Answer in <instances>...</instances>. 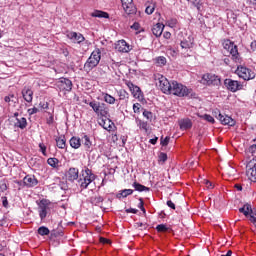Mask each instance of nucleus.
<instances>
[{
	"label": "nucleus",
	"mask_w": 256,
	"mask_h": 256,
	"mask_svg": "<svg viewBox=\"0 0 256 256\" xmlns=\"http://www.w3.org/2000/svg\"><path fill=\"white\" fill-rule=\"evenodd\" d=\"M95 179H97V176L93 174V170L89 169L88 167H85V169L81 171V175L78 180L80 189L82 191L83 189H87V187H89V185H91V183H93Z\"/></svg>",
	"instance_id": "obj_1"
},
{
	"label": "nucleus",
	"mask_w": 256,
	"mask_h": 256,
	"mask_svg": "<svg viewBox=\"0 0 256 256\" xmlns=\"http://www.w3.org/2000/svg\"><path fill=\"white\" fill-rule=\"evenodd\" d=\"M156 85L159 86L160 91L165 95H171V89L173 87V81H169L165 76L161 74H156L154 76Z\"/></svg>",
	"instance_id": "obj_2"
},
{
	"label": "nucleus",
	"mask_w": 256,
	"mask_h": 256,
	"mask_svg": "<svg viewBox=\"0 0 256 256\" xmlns=\"http://www.w3.org/2000/svg\"><path fill=\"white\" fill-rule=\"evenodd\" d=\"M85 103L93 109L96 115L100 117H107V115H109V109L107 108L106 103L99 102L97 100H92L91 102H87V100H85Z\"/></svg>",
	"instance_id": "obj_3"
},
{
	"label": "nucleus",
	"mask_w": 256,
	"mask_h": 256,
	"mask_svg": "<svg viewBox=\"0 0 256 256\" xmlns=\"http://www.w3.org/2000/svg\"><path fill=\"white\" fill-rule=\"evenodd\" d=\"M101 61V49L96 48L87 59L86 63L84 64V69L86 71H91L95 69L99 65Z\"/></svg>",
	"instance_id": "obj_4"
},
{
	"label": "nucleus",
	"mask_w": 256,
	"mask_h": 256,
	"mask_svg": "<svg viewBox=\"0 0 256 256\" xmlns=\"http://www.w3.org/2000/svg\"><path fill=\"white\" fill-rule=\"evenodd\" d=\"M191 93V89L187 86L177 82L172 81V89L170 90V95H175L176 97H187Z\"/></svg>",
	"instance_id": "obj_5"
},
{
	"label": "nucleus",
	"mask_w": 256,
	"mask_h": 256,
	"mask_svg": "<svg viewBox=\"0 0 256 256\" xmlns=\"http://www.w3.org/2000/svg\"><path fill=\"white\" fill-rule=\"evenodd\" d=\"M38 205V213L41 221H45L47 219V214L51 211V201L47 199H42L37 202Z\"/></svg>",
	"instance_id": "obj_6"
},
{
	"label": "nucleus",
	"mask_w": 256,
	"mask_h": 256,
	"mask_svg": "<svg viewBox=\"0 0 256 256\" xmlns=\"http://www.w3.org/2000/svg\"><path fill=\"white\" fill-rule=\"evenodd\" d=\"M236 74L241 79H244V81H251V79H255V72L245 66H238Z\"/></svg>",
	"instance_id": "obj_7"
},
{
	"label": "nucleus",
	"mask_w": 256,
	"mask_h": 256,
	"mask_svg": "<svg viewBox=\"0 0 256 256\" xmlns=\"http://www.w3.org/2000/svg\"><path fill=\"white\" fill-rule=\"evenodd\" d=\"M202 81L204 85H212L213 87H219L221 85V77L215 74H204Z\"/></svg>",
	"instance_id": "obj_8"
},
{
	"label": "nucleus",
	"mask_w": 256,
	"mask_h": 256,
	"mask_svg": "<svg viewBox=\"0 0 256 256\" xmlns=\"http://www.w3.org/2000/svg\"><path fill=\"white\" fill-rule=\"evenodd\" d=\"M246 175L250 181L256 183V157L246 165Z\"/></svg>",
	"instance_id": "obj_9"
},
{
	"label": "nucleus",
	"mask_w": 256,
	"mask_h": 256,
	"mask_svg": "<svg viewBox=\"0 0 256 256\" xmlns=\"http://www.w3.org/2000/svg\"><path fill=\"white\" fill-rule=\"evenodd\" d=\"M224 49H227L229 51L235 63H241V58L239 57V50L237 49V45L229 42V44H225Z\"/></svg>",
	"instance_id": "obj_10"
},
{
	"label": "nucleus",
	"mask_w": 256,
	"mask_h": 256,
	"mask_svg": "<svg viewBox=\"0 0 256 256\" xmlns=\"http://www.w3.org/2000/svg\"><path fill=\"white\" fill-rule=\"evenodd\" d=\"M121 3L126 15H135L137 13V7H135L133 0H121Z\"/></svg>",
	"instance_id": "obj_11"
},
{
	"label": "nucleus",
	"mask_w": 256,
	"mask_h": 256,
	"mask_svg": "<svg viewBox=\"0 0 256 256\" xmlns=\"http://www.w3.org/2000/svg\"><path fill=\"white\" fill-rule=\"evenodd\" d=\"M224 85L228 89V91H231L232 93H237V91H239L242 88L241 83H239V81L229 78L224 80Z\"/></svg>",
	"instance_id": "obj_12"
},
{
	"label": "nucleus",
	"mask_w": 256,
	"mask_h": 256,
	"mask_svg": "<svg viewBox=\"0 0 256 256\" xmlns=\"http://www.w3.org/2000/svg\"><path fill=\"white\" fill-rule=\"evenodd\" d=\"M58 87L60 91H67L68 93H71L73 90V82L68 78H60L58 81Z\"/></svg>",
	"instance_id": "obj_13"
},
{
	"label": "nucleus",
	"mask_w": 256,
	"mask_h": 256,
	"mask_svg": "<svg viewBox=\"0 0 256 256\" xmlns=\"http://www.w3.org/2000/svg\"><path fill=\"white\" fill-rule=\"evenodd\" d=\"M39 185V180L35 177V175L28 174L23 178V186L31 189L33 187H37Z\"/></svg>",
	"instance_id": "obj_14"
},
{
	"label": "nucleus",
	"mask_w": 256,
	"mask_h": 256,
	"mask_svg": "<svg viewBox=\"0 0 256 256\" xmlns=\"http://www.w3.org/2000/svg\"><path fill=\"white\" fill-rule=\"evenodd\" d=\"M217 119L222 123V125H228L229 127H235V120L231 116L218 114Z\"/></svg>",
	"instance_id": "obj_15"
},
{
	"label": "nucleus",
	"mask_w": 256,
	"mask_h": 256,
	"mask_svg": "<svg viewBox=\"0 0 256 256\" xmlns=\"http://www.w3.org/2000/svg\"><path fill=\"white\" fill-rule=\"evenodd\" d=\"M67 38L70 39V41H72L73 43H78V44L83 43V41H85V36L77 32H69L67 34Z\"/></svg>",
	"instance_id": "obj_16"
},
{
	"label": "nucleus",
	"mask_w": 256,
	"mask_h": 256,
	"mask_svg": "<svg viewBox=\"0 0 256 256\" xmlns=\"http://www.w3.org/2000/svg\"><path fill=\"white\" fill-rule=\"evenodd\" d=\"M21 94L26 103H33V90L30 87L25 86Z\"/></svg>",
	"instance_id": "obj_17"
},
{
	"label": "nucleus",
	"mask_w": 256,
	"mask_h": 256,
	"mask_svg": "<svg viewBox=\"0 0 256 256\" xmlns=\"http://www.w3.org/2000/svg\"><path fill=\"white\" fill-rule=\"evenodd\" d=\"M116 49L120 53H129L131 50V45H129L125 40H119L116 44Z\"/></svg>",
	"instance_id": "obj_18"
},
{
	"label": "nucleus",
	"mask_w": 256,
	"mask_h": 256,
	"mask_svg": "<svg viewBox=\"0 0 256 256\" xmlns=\"http://www.w3.org/2000/svg\"><path fill=\"white\" fill-rule=\"evenodd\" d=\"M126 85L130 89L133 97H136V98L141 97V88H139V86H135V84H133V82L131 81H128Z\"/></svg>",
	"instance_id": "obj_19"
},
{
	"label": "nucleus",
	"mask_w": 256,
	"mask_h": 256,
	"mask_svg": "<svg viewBox=\"0 0 256 256\" xmlns=\"http://www.w3.org/2000/svg\"><path fill=\"white\" fill-rule=\"evenodd\" d=\"M66 177L68 181H77V179H79V169L70 168L66 173Z\"/></svg>",
	"instance_id": "obj_20"
},
{
	"label": "nucleus",
	"mask_w": 256,
	"mask_h": 256,
	"mask_svg": "<svg viewBox=\"0 0 256 256\" xmlns=\"http://www.w3.org/2000/svg\"><path fill=\"white\" fill-rule=\"evenodd\" d=\"M180 129L182 131H187L193 127V122L189 118H185L179 121Z\"/></svg>",
	"instance_id": "obj_21"
},
{
	"label": "nucleus",
	"mask_w": 256,
	"mask_h": 256,
	"mask_svg": "<svg viewBox=\"0 0 256 256\" xmlns=\"http://www.w3.org/2000/svg\"><path fill=\"white\" fill-rule=\"evenodd\" d=\"M163 29H165V25L157 23L152 27V33L155 37H161L163 35Z\"/></svg>",
	"instance_id": "obj_22"
},
{
	"label": "nucleus",
	"mask_w": 256,
	"mask_h": 256,
	"mask_svg": "<svg viewBox=\"0 0 256 256\" xmlns=\"http://www.w3.org/2000/svg\"><path fill=\"white\" fill-rule=\"evenodd\" d=\"M55 141L58 149H65V147H67V140L65 139V135L56 137Z\"/></svg>",
	"instance_id": "obj_23"
},
{
	"label": "nucleus",
	"mask_w": 256,
	"mask_h": 256,
	"mask_svg": "<svg viewBox=\"0 0 256 256\" xmlns=\"http://www.w3.org/2000/svg\"><path fill=\"white\" fill-rule=\"evenodd\" d=\"M81 143L84 145V147L87 151H89V149H91V147H93V142L91 141V138L88 135L82 136Z\"/></svg>",
	"instance_id": "obj_24"
},
{
	"label": "nucleus",
	"mask_w": 256,
	"mask_h": 256,
	"mask_svg": "<svg viewBox=\"0 0 256 256\" xmlns=\"http://www.w3.org/2000/svg\"><path fill=\"white\" fill-rule=\"evenodd\" d=\"M240 213H243L245 217H251L253 215V209L251 208V204H245L242 208H239Z\"/></svg>",
	"instance_id": "obj_25"
},
{
	"label": "nucleus",
	"mask_w": 256,
	"mask_h": 256,
	"mask_svg": "<svg viewBox=\"0 0 256 256\" xmlns=\"http://www.w3.org/2000/svg\"><path fill=\"white\" fill-rule=\"evenodd\" d=\"M91 17H98L99 19H109V13L101 10H95L91 13Z\"/></svg>",
	"instance_id": "obj_26"
},
{
	"label": "nucleus",
	"mask_w": 256,
	"mask_h": 256,
	"mask_svg": "<svg viewBox=\"0 0 256 256\" xmlns=\"http://www.w3.org/2000/svg\"><path fill=\"white\" fill-rule=\"evenodd\" d=\"M70 147H72V149H79V147H81V138L73 136L70 139Z\"/></svg>",
	"instance_id": "obj_27"
},
{
	"label": "nucleus",
	"mask_w": 256,
	"mask_h": 256,
	"mask_svg": "<svg viewBox=\"0 0 256 256\" xmlns=\"http://www.w3.org/2000/svg\"><path fill=\"white\" fill-rule=\"evenodd\" d=\"M16 124L15 126L18 127L19 129H26L27 128V118L22 117V118H16Z\"/></svg>",
	"instance_id": "obj_28"
},
{
	"label": "nucleus",
	"mask_w": 256,
	"mask_h": 256,
	"mask_svg": "<svg viewBox=\"0 0 256 256\" xmlns=\"http://www.w3.org/2000/svg\"><path fill=\"white\" fill-rule=\"evenodd\" d=\"M132 187H134L135 191H139L140 193H142V191H151L149 187H146L145 185H142L139 182H134L132 184Z\"/></svg>",
	"instance_id": "obj_29"
},
{
	"label": "nucleus",
	"mask_w": 256,
	"mask_h": 256,
	"mask_svg": "<svg viewBox=\"0 0 256 256\" xmlns=\"http://www.w3.org/2000/svg\"><path fill=\"white\" fill-rule=\"evenodd\" d=\"M136 123L139 127V129H142L143 131H145V133H148L149 131V123L142 121L140 119H136Z\"/></svg>",
	"instance_id": "obj_30"
},
{
	"label": "nucleus",
	"mask_w": 256,
	"mask_h": 256,
	"mask_svg": "<svg viewBox=\"0 0 256 256\" xmlns=\"http://www.w3.org/2000/svg\"><path fill=\"white\" fill-rule=\"evenodd\" d=\"M104 97V101L105 103H108V105H115V101H117V99H115V97L111 96V94H103Z\"/></svg>",
	"instance_id": "obj_31"
},
{
	"label": "nucleus",
	"mask_w": 256,
	"mask_h": 256,
	"mask_svg": "<svg viewBox=\"0 0 256 256\" xmlns=\"http://www.w3.org/2000/svg\"><path fill=\"white\" fill-rule=\"evenodd\" d=\"M155 63L158 67H164V65H167V58L165 56L156 57Z\"/></svg>",
	"instance_id": "obj_32"
},
{
	"label": "nucleus",
	"mask_w": 256,
	"mask_h": 256,
	"mask_svg": "<svg viewBox=\"0 0 256 256\" xmlns=\"http://www.w3.org/2000/svg\"><path fill=\"white\" fill-rule=\"evenodd\" d=\"M103 201H105L103 196H92V197H90V203H92V205H99V203H103Z\"/></svg>",
	"instance_id": "obj_33"
},
{
	"label": "nucleus",
	"mask_w": 256,
	"mask_h": 256,
	"mask_svg": "<svg viewBox=\"0 0 256 256\" xmlns=\"http://www.w3.org/2000/svg\"><path fill=\"white\" fill-rule=\"evenodd\" d=\"M108 123H111L113 125V122H111V120H108ZM111 124L107 126V121L105 119H101L99 122V125H101L103 129H106V131H111V129H113V126H111Z\"/></svg>",
	"instance_id": "obj_34"
},
{
	"label": "nucleus",
	"mask_w": 256,
	"mask_h": 256,
	"mask_svg": "<svg viewBox=\"0 0 256 256\" xmlns=\"http://www.w3.org/2000/svg\"><path fill=\"white\" fill-rule=\"evenodd\" d=\"M142 115L148 121H153V119H155V116L153 115V112H151L149 110H146V109H142Z\"/></svg>",
	"instance_id": "obj_35"
},
{
	"label": "nucleus",
	"mask_w": 256,
	"mask_h": 256,
	"mask_svg": "<svg viewBox=\"0 0 256 256\" xmlns=\"http://www.w3.org/2000/svg\"><path fill=\"white\" fill-rule=\"evenodd\" d=\"M47 163L50 167H53V169H57L59 167V159L57 158H48Z\"/></svg>",
	"instance_id": "obj_36"
},
{
	"label": "nucleus",
	"mask_w": 256,
	"mask_h": 256,
	"mask_svg": "<svg viewBox=\"0 0 256 256\" xmlns=\"http://www.w3.org/2000/svg\"><path fill=\"white\" fill-rule=\"evenodd\" d=\"M180 47L181 49H184L185 51H187V49H191V47H193V43L188 40H183L180 43Z\"/></svg>",
	"instance_id": "obj_37"
},
{
	"label": "nucleus",
	"mask_w": 256,
	"mask_h": 256,
	"mask_svg": "<svg viewBox=\"0 0 256 256\" xmlns=\"http://www.w3.org/2000/svg\"><path fill=\"white\" fill-rule=\"evenodd\" d=\"M131 29H134L136 32V35H139V33L145 32V29L141 27V24L139 22H134V24L131 26Z\"/></svg>",
	"instance_id": "obj_38"
},
{
	"label": "nucleus",
	"mask_w": 256,
	"mask_h": 256,
	"mask_svg": "<svg viewBox=\"0 0 256 256\" xmlns=\"http://www.w3.org/2000/svg\"><path fill=\"white\" fill-rule=\"evenodd\" d=\"M118 97H119V101H125V99H129V93H127V91L123 89L119 90Z\"/></svg>",
	"instance_id": "obj_39"
},
{
	"label": "nucleus",
	"mask_w": 256,
	"mask_h": 256,
	"mask_svg": "<svg viewBox=\"0 0 256 256\" xmlns=\"http://www.w3.org/2000/svg\"><path fill=\"white\" fill-rule=\"evenodd\" d=\"M49 233V228L45 226H41L38 228V235H41L42 237H45V235H49Z\"/></svg>",
	"instance_id": "obj_40"
},
{
	"label": "nucleus",
	"mask_w": 256,
	"mask_h": 256,
	"mask_svg": "<svg viewBox=\"0 0 256 256\" xmlns=\"http://www.w3.org/2000/svg\"><path fill=\"white\" fill-rule=\"evenodd\" d=\"M16 100H17V97H15V94H12V93L4 97L5 103H16Z\"/></svg>",
	"instance_id": "obj_41"
},
{
	"label": "nucleus",
	"mask_w": 256,
	"mask_h": 256,
	"mask_svg": "<svg viewBox=\"0 0 256 256\" xmlns=\"http://www.w3.org/2000/svg\"><path fill=\"white\" fill-rule=\"evenodd\" d=\"M156 230L158 231V233H167V231H169V228L165 224H160L156 226Z\"/></svg>",
	"instance_id": "obj_42"
},
{
	"label": "nucleus",
	"mask_w": 256,
	"mask_h": 256,
	"mask_svg": "<svg viewBox=\"0 0 256 256\" xmlns=\"http://www.w3.org/2000/svg\"><path fill=\"white\" fill-rule=\"evenodd\" d=\"M167 161V153L161 152L158 156V162L163 165Z\"/></svg>",
	"instance_id": "obj_43"
},
{
	"label": "nucleus",
	"mask_w": 256,
	"mask_h": 256,
	"mask_svg": "<svg viewBox=\"0 0 256 256\" xmlns=\"http://www.w3.org/2000/svg\"><path fill=\"white\" fill-rule=\"evenodd\" d=\"M201 119H204V121H208V123H215V118L209 114H204L200 116Z\"/></svg>",
	"instance_id": "obj_44"
},
{
	"label": "nucleus",
	"mask_w": 256,
	"mask_h": 256,
	"mask_svg": "<svg viewBox=\"0 0 256 256\" xmlns=\"http://www.w3.org/2000/svg\"><path fill=\"white\" fill-rule=\"evenodd\" d=\"M170 140H171V138L169 136H166L165 138L161 137L160 145H162V147H167L169 145Z\"/></svg>",
	"instance_id": "obj_45"
},
{
	"label": "nucleus",
	"mask_w": 256,
	"mask_h": 256,
	"mask_svg": "<svg viewBox=\"0 0 256 256\" xmlns=\"http://www.w3.org/2000/svg\"><path fill=\"white\" fill-rule=\"evenodd\" d=\"M121 197H129V195H133V189H124L120 192Z\"/></svg>",
	"instance_id": "obj_46"
},
{
	"label": "nucleus",
	"mask_w": 256,
	"mask_h": 256,
	"mask_svg": "<svg viewBox=\"0 0 256 256\" xmlns=\"http://www.w3.org/2000/svg\"><path fill=\"white\" fill-rule=\"evenodd\" d=\"M154 11H155V4H150L145 9V13H147V15H153Z\"/></svg>",
	"instance_id": "obj_47"
},
{
	"label": "nucleus",
	"mask_w": 256,
	"mask_h": 256,
	"mask_svg": "<svg viewBox=\"0 0 256 256\" xmlns=\"http://www.w3.org/2000/svg\"><path fill=\"white\" fill-rule=\"evenodd\" d=\"M143 109L144 108L141 107V104H139V103L133 104L134 113H141V111H143Z\"/></svg>",
	"instance_id": "obj_48"
},
{
	"label": "nucleus",
	"mask_w": 256,
	"mask_h": 256,
	"mask_svg": "<svg viewBox=\"0 0 256 256\" xmlns=\"http://www.w3.org/2000/svg\"><path fill=\"white\" fill-rule=\"evenodd\" d=\"M139 204H138V209H140L143 213H144V215H145V213H147V211L145 210V202H143V198H139Z\"/></svg>",
	"instance_id": "obj_49"
},
{
	"label": "nucleus",
	"mask_w": 256,
	"mask_h": 256,
	"mask_svg": "<svg viewBox=\"0 0 256 256\" xmlns=\"http://www.w3.org/2000/svg\"><path fill=\"white\" fill-rule=\"evenodd\" d=\"M166 25H168V27H171L173 29V27H176V25H177V19L172 18V19L168 20L166 22Z\"/></svg>",
	"instance_id": "obj_50"
},
{
	"label": "nucleus",
	"mask_w": 256,
	"mask_h": 256,
	"mask_svg": "<svg viewBox=\"0 0 256 256\" xmlns=\"http://www.w3.org/2000/svg\"><path fill=\"white\" fill-rule=\"evenodd\" d=\"M39 147H40V151L44 155V157H47V147L45 146V144L40 143Z\"/></svg>",
	"instance_id": "obj_51"
},
{
	"label": "nucleus",
	"mask_w": 256,
	"mask_h": 256,
	"mask_svg": "<svg viewBox=\"0 0 256 256\" xmlns=\"http://www.w3.org/2000/svg\"><path fill=\"white\" fill-rule=\"evenodd\" d=\"M50 116L46 119V123L47 125H53V123L55 122V118L53 116V114L48 113Z\"/></svg>",
	"instance_id": "obj_52"
},
{
	"label": "nucleus",
	"mask_w": 256,
	"mask_h": 256,
	"mask_svg": "<svg viewBox=\"0 0 256 256\" xmlns=\"http://www.w3.org/2000/svg\"><path fill=\"white\" fill-rule=\"evenodd\" d=\"M36 113H39V108L34 107V108L28 109V114L29 115H35Z\"/></svg>",
	"instance_id": "obj_53"
},
{
	"label": "nucleus",
	"mask_w": 256,
	"mask_h": 256,
	"mask_svg": "<svg viewBox=\"0 0 256 256\" xmlns=\"http://www.w3.org/2000/svg\"><path fill=\"white\" fill-rule=\"evenodd\" d=\"M0 191H2V193L7 191V183H5V181L0 182Z\"/></svg>",
	"instance_id": "obj_54"
},
{
	"label": "nucleus",
	"mask_w": 256,
	"mask_h": 256,
	"mask_svg": "<svg viewBox=\"0 0 256 256\" xmlns=\"http://www.w3.org/2000/svg\"><path fill=\"white\" fill-rule=\"evenodd\" d=\"M205 186L207 187V189H213V183H211V181L209 180H205Z\"/></svg>",
	"instance_id": "obj_55"
},
{
	"label": "nucleus",
	"mask_w": 256,
	"mask_h": 256,
	"mask_svg": "<svg viewBox=\"0 0 256 256\" xmlns=\"http://www.w3.org/2000/svg\"><path fill=\"white\" fill-rule=\"evenodd\" d=\"M138 209L135 208H129L126 210V213H133L134 215H136V213H138Z\"/></svg>",
	"instance_id": "obj_56"
},
{
	"label": "nucleus",
	"mask_w": 256,
	"mask_h": 256,
	"mask_svg": "<svg viewBox=\"0 0 256 256\" xmlns=\"http://www.w3.org/2000/svg\"><path fill=\"white\" fill-rule=\"evenodd\" d=\"M39 106L41 107V109H49V103H42L40 102Z\"/></svg>",
	"instance_id": "obj_57"
},
{
	"label": "nucleus",
	"mask_w": 256,
	"mask_h": 256,
	"mask_svg": "<svg viewBox=\"0 0 256 256\" xmlns=\"http://www.w3.org/2000/svg\"><path fill=\"white\" fill-rule=\"evenodd\" d=\"M166 204L170 207V209H175V203H173V201L168 200Z\"/></svg>",
	"instance_id": "obj_58"
},
{
	"label": "nucleus",
	"mask_w": 256,
	"mask_h": 256,
	"mask_svg": "<svg viewBox=\"0 0 256 256\" xmlns=\"http://www.w3.org/2000/svg\"><path fill=\"white\" fill-rule=\"evenodd\" d=\"M158 140H159V138L155 137V138L150 139L149 143H151V145H157Z\"/></svg>",
	"instance_id": "obj_59"
},
{
	"label": "nucleus",
	"mask_w": 256,
	"mask_h": 256,
	"mask_svg": "<svg viewBox=\"0 0 256 256\" xmlns=\"http://www.w3.org/2000/svg\"><path fill=\"white\" fill-rule=\"evenodd\" d=\"M163 37L164 39H171V32H164Z\"/></svg>",
	"instance_id": "obj_60"
},
{
	"label": "nucleus",
	"mask_w": 256,
	"mask_h": 256,
	"mask_svg": "<svg viewBox=\"0 0 256 256\" xmlns=\"http://www.w3.org/2000/svg\"><path fill=\"white\" fill-rule=\"evenodd\" d=\"M250 151H251L252 155H255L256 144H253V145L250 147Z\"/></svg>",
	"instance_id": "obj_61"
},
{
	"label": "nucleus",
	"mask_w": 256,
	"mask_h": 256,
	"mask_svg": "<svg viewBox=\"0 0 256 256\" xmlns=\"http://www.w3.org/2000/svg\"><path fill=\"white\" fill-rule=\"evenodd\" d=\"M234 187L237 191H243V186H241V184H235Z\"/></svg>",
	"instance_id": "obj_62"
},
{
	"label": "nucleus",
	"mask_w": 256,
	"mask_h": 256,
	"mask_svg": "<svg viewBox=\"0 0 256 256\" xmlns=\"http://www.w3.org/2000/svg\"><path fill=\"white\" fill-rule=\"evenodd\" d=\"M252 51H256V40H254L250 45Z\"/></svg>",
	"instance_id": "obj_63"
},
{
	"label": "nucleus",
	"mask_w": 256,
	"mask_h": 256,
	"mask_svg": "<svg viewBox=\"0 0 256 256\" xmlns=\"http://www.w3.org/2000/svg\"><path fill=\"white\" fill-rule=\"evenodd\" d=\"M101 243H111V241L107 238H100Z\"/></svg>",
	"instance_id": "obj_64"
}]
</instances>
